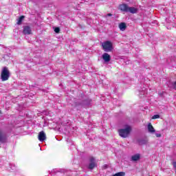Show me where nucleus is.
Returning <instances> with one entry per match:
<instances>
[{
  "mask_svg": "<svg viewBox=\"0 0 176 176\" xmlns=\"http://www.w3.org/2000/svg\"><path fill=\"white\" fill-rule=\"evenodd\" d=\"M131 133V126L129 125H127L125 129H118V134L120 137H122V138H127V137L130 135Z\"/></svg>",
  "mask_w": 176,
  "mask_h": 176,
  "instance_id": "obj_2",
  "label": "nucleus"
},
{
  "mask_svg": "<svg viewBox=\"0 0 176 176\" xmlns=\"http://www.w3.org/2000/svg\"><path fill=\"white\" fill-rule=\"evenodd\" d=\"M172 164H173V167H175V168H176V162H173L172 163Z\"/></svg>",
  "mask_w": 176,
  "mask_h": 176,
  "instance_id": "obj_18",
  "label": "nucleus"
},
{
  "mask_svg": "<svg viewBox=\"0 0 176 176\" xmlns=\"http://www.w3.org/2000/svg\"><path fill=\"white\" fill-rule=\"evenodd\" d=\"M89 164L88 166V168L89 170H93V168H94V167H97V164L96 163V158H94V157H91L89 159Z\"/></svg>",
  "mask_w": 176,
  "mask_h": 176,
  "instance_id": "obj_5",
  "label": "nucleus"
},
{
  "mask_svg": "<svg viewBox=\"0 0 176 176\" xmlns=\"http://www.w3.org/2000/svg\"><path fill=\"white\" fill-rule=\"evenodd\" d=\"M119 28L121 31H125L126 28H127V25L125 23L122 22L119 24Z\"/></svg>",
  "mask_w": 176,
  "mask_h": 176,
  "instance_id": "obj_11",
  "label": "nucleus"
},
{
  "mask_svg": "<svg viewBox=\"0 0 176 176\" xmlns=\"http://www.w3.org/2000/svg\"><path fill=\"white\" fill-rule=\"evenodd\" d=\"M124 175H126V173L124 172H119L113 175V176H124Z\"/></svg>",
  "mask_w": 176,
  "mask_h": 176,
  "instance_id": "obj_13",
  "label": "nucleus"
},
{
  "mask_svg": "<svg viewBox=\"0 0 176 176\" xmlns=\"http://www.w3.org/2000/svg\"><path fill=\"white\" fill-rule=\"evenodd\" d=\"M38 138L41 141V142H43V141L46 140V133H45V131H40L38 135Z\"/></svg>",
  "mask_w": 176,
  "mask_h": 176,
  "instance_id": "obj_7",
  "label": "nucleus"
},
{
  "mask_svg": "<svg viewBox=\"0 0 176 176\" xmlns=\"http://www.w3.org/2000/svg\"><path fill=\"white\" fill-rule=\"evenodd\" d=\"M108 168V165H107V164H104V166H103V168L105 170V169H107Z\"/></svg>",
  "mask_w": 176,
  "mask_h": 176,
  "instance_id": "obj_19",
  "label": "nucleus"
},
{
  "mask_svg": "<svg viewBox=\"0 0 176 176\" xmlns=\"http://www.w3.org/2000/svg\"><path fill=\"white\" fill-rule=\"evenodd\" d=\"M160 116L159 114L154 115L152 118V119H160Z\"/></svg>",
  "mask_w": 176,
  "mask_h": 176,
  "instance_id": "obj_15",
  "label": "nucleus"
},
{
  "mask_svg": "<svg viewBox=\"0 0 176 176\" xmlns=\"http://www.w3.org/2000/svg\"><path fill=\"white\" fill-rule=\"evenodd\" d=\"M174 89L176 90V81L173 83Z\"/></svg>",
  "mask_w": 176,
  "mask_h": 176,
  "instance_id": "obj_20",
  "label": "nucleus"
},
{
  "mask_svg": "<svg viewBox=\"0 0 176 176\" xmlns=\"http://www.w3.org/2000/svg\"><path fill=\"white\" fill-rule=\"evenodd\" d=\"M102 58L105 63H109L111 61V55L108 53H104L102 54Z\"/></svg>",
  "mask_w": 176,
  "mask_h": 176,
  "instance_id": "obj_8",
  "label": "nucleus"
},
{
  "mask_svg": "<svg viewBox=\"0 0 176 176\" xmlns=\"http://www.w3.org/2000/svg\"><path fill=\"white\" fill-rule=\"evenodd\" d=\"M23 34L24 35H31V34H32L31 27L29 25L23 26Z\"/></svg>",
  "mask_w": 176,
  "mask_h": 176,
  "instance_id": "obj_6",
  "label": "nucleus"
},
{
  "mask_svg": "<svg viewBox=\"0 0 176 176\" xmlns=\"http://www.w3.org/2000/svg\"><path fill=\"white\" fill-rule=\"evenodd\" d=\"M24 19H25V16L24 15L21 16L19 18V19H18V21H17V22H16V24H17L18 25H21V23H23V20H24Z\"/></svg>",
  "mask_w": 176,
  "mask_h": 176,
  "instance_id": "obj_12",
  "label": "nucleus"
},
{
  "mask_svg": "<svg viewBox=\"0 0 176 176\" xmlns=\"http://www.w3.org/2000/svg\"><path fill=\"white\" fill-rule=\"evenodd\" d=\"M140 159H141L140 154H135V155L131 156L132 162H138V160H140Z\"/></svg>",
  "mask_w": 176,
  "mask_h": 176,
  "instance_id": "obj_9",
  "label": "nucleus"
},
{
  "mask_svg": "<svg viewBox=\"0 0 176 176\" xmlns=\"http://www.w3.org/2000/svg\"><path fill=\"white\" fill-rule=\"evenodd\" d=\"M3 138H2V131H0V142L2 141Z\"/></svg>",
  "mask_w": 176,
  "mask_h": 176,
  "instance_id": "obj_17",
  "label": "nucleus"
},
{
  "mask_svg": "<svg viewBox=\"0 0 176 176\" xmlns=\"http://www.w3.org/2000/svg\"><path fill=\"white\" fill-rule=\"evenodd\" d=\"M54 32H56V34H60V28L58 27L55 28Z\"/></svg>",
  "mask_w": 176,
  "mask_h": 176,
  "instance_id": "obj_14",
  "label": "nucleus"
},
{
  "mask_svg": "<svg viewBox=\"0 0 176 176\" xmlns=\"http://www.w3.org/2000/svg\"><path fill=\"white\" fill-rule=\"evenodd\" d=\"M103 50L104 52H112V42L107 41L102 44Z\"/></svg>",
  "mask_w": 176,
  "mask_h": 176,
  "instance_id": "obj_4",
  "label": "nucleus"
},
{
  "mask_svg": "<svg viewBox=\"0 0 176 176\" xmlns=\"http://www.w3.org/2000/svg\"><path fill=\"white\" fill-rule=\"evenodd\" d=\"M9 78H10V72H9V69L6 67H3L1 76V80L3 82H5L6 80H8Z\"/></svg>",
  "mask_w": 176,
  "mask_h": 176,
  "instance_id": "obj_3",
  "label": "nucleus"
},
{
  "mask_svg": "<svg viewBox=\"0 0 176 176\" xmlns=\"http://www.w3.org/2000/svg\"><path fill=\"white\" fill-rule=\"evenodd\" d=\"M107 16L108 17H111V16H112V14L109 13V14H107Z\"/></svg>",
  "mask_w": 176,
  "mask_h": 176,
  "instance_id": "obj_21",
  "label": "nucleus"
},
{
  "mask_svg": "<svg viewBox=\"0 0 176 176\" xmlns=\"http://www.w3.org/2000/svg\"><path fill=\"white\" fill-rule=\"evenodd\" d=\"M148 133H155L156 130H155V128L153 127V126L152 125V124L150 122L148 124Z\"/></svg>",
  "mask_w": 176,
  "mask_h": 176,
  "instance_id": "obj_10",
  "label": "nucleus"
},
{
  "mask_svg": "<svg viewBox=\"0 0 176 176\" xmlns=\"http://www.w3.org/2000/svg\"><path fill=\"white\" fill-rule=\"evenodd\" d=\"M155 136L157 137V138H160V137H162V134L161 133H156Z\"/></svg>",
  "mask_w": 176,
  "mask_h": 176,
  "instance_id": "obj_16",
  "label": "nucleus"
},
{
  "mask_svg": "<svg viewBox=\"0 0 176 176\" xmlns=\"http://www.w3.org/2000/svg\"><path fill=\"white\" fill-rule=\"evenodd\" d=\"M119 10L121 12H125L126 13H131L132 14H135L138 12V8L134 7H129L127 4H121L119 6Z\"/></svg>",
  "mask_w": 176,
  "mask_h": 176,
  "instance_id": "obj_1",
  "label": "nucleus"
}]
</instances>
